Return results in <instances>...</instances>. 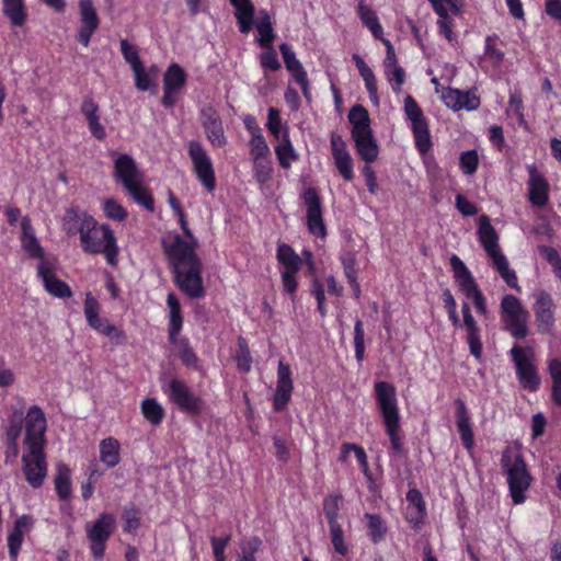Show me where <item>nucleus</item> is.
Returning <instances> with one entry per match:
<instances>
[{
	"mask_svg": "<svg viewBox=\"0 0 561 561\" xmlns=\"http://www.w3.org/2000/svg\"><path fill=\"white\" fill-rule=\"evenodd\" d=\"M180 226L188 239L183 240L180 236L173 238L172 243L163 242L164 252L172 266L174 283L190 298L198 299L205 294L202 280V262L196 255V238L188 228L185 214H176Z\"/></svg>",
	"mask_w": 561,
	"mask_h": 561,
	"instance_id": "obj_1",
	"label": "nucleus"
},
{
	"mask_svg": "<svg viewBox=\"0 0 561 561\" xmlns=\"http://www.w3.org/2000/svg\"><path fill=\"white\" fill-rule=\"evenodd\" d=\"M46 419L42 409L33 405L25 416V453L22 456L23 473L28 484L41 488L47 476L44 454Z\"/></svg>",
	"mask_w": 561,
	"mask_h": 561,
	"instance_id": "obj_2",
	"label": "nucleus"
},
{
	"mask_svg": "<svg viewBox=\"0 0 561 561\" xmlns=\"http://www.w3.org/2000/svg\"><path fill=\"white\" fill-rule=\"evenodd\" d=\"M81 245L89 254L103 253L112 266L117 263L116 238L108 225H98L93 217L82 214L78 228Z\"/></svg>",
	"mask_w": 561,
	"mask_h": 561,
	"instance_id": "obj_3",
	"label": "nucleus"
},
{
	"mask_svg": "<svg viewBox=\"0 0 561 561\" xmlns=\"http://www.w3.org/2000/svg\"><path fill=\"white\" fill-rule=\"evenodd\" d=\"M501 467L506 476L510 493L515 504H522L525 492L530 488L533 477L520 451L519 445L507 446L502 451Z\"/></svg>",
	"mask_w": 561,
	"mask_h": 561,
	"instance_id": "obj_4",
	"label": "nucleus"
},
{
	"mask_svg": "<svg viewBox=\"0 0 561 561\" xmlns=\"http://www.w3.org/2000/svg\"><path fill=\"white\" fill-rule=\"evenodd\" d=\"M376 400L383 419L386 433L389 436L391 449L398 457H404L405 451L399 435V410L396 398V388L387 381H378L375 385Z\"/></svg>",
	"mask_w": 561,
	"mask_h": 561,
	"instance_id": "obj_5",
	"label": "nucleus"
},
{
	"mask_svg": "<svg viewBox=\"0 0 561 561\" xmlns=\"http://www.w3.org/2000/svg\"><path fill=\"white\" fill-rule=\"evenodd\" d=\"M479 221V240L488 255L491 257L493 266L511 288L519 291L520 287L518 286L516 273L508 267L507 259L499 247V236L494 227L491 225L489 217L486 215H481Z\"/></svg>",
	"mask_w": 561,
	"mask_h": 561,
	"instance_id": "obj_6",
	"label": "nucleus"
},
{
	"mask_svg": "<svg viewBox=\"0 0 561 561\" xmlns=\"http://www.w3.org/2000/svg\"><path fill=\"white\" fill-rule=\"evenodd\" d=\"M501 317L504 330L515 340H523L528 335L529 311L523 307L516 296L511 294L503 296Z\"/></svg>",
	"mask_w": 561,
	"mask_h": 561,
	"instance_id": "obj_7",
	"label": "nucleus"
},
{
	"mask_svg": "<svg viewBox=\"0 0 561 561\" xmlns=\"http://www.w3.org/2000/svg\"><path fill=\"white\" fill-rule=\"evenodd\" d=\"M187 153L198 181L206 191L213 192L216 188V176L206 150L199 141L191 140L187 144Z\"/></svg>",
	"mask_w": 561,
	"mask_h": 561,
	"instance_id": "obj_8",
	"label": "nucleus"
},
{
	"mask_svg": "<svg viewBox=\"0 0 561 561\" xmlns=\"http://www.w3.org/2000/svg\"><path fill=\"white\" fill-rule=\"evenodd\" d=\"M404 112L411 121L417 150L421 153H426L432 147L428 125L421 107L411 95H407L404 99Z\"/></svg>",
	"mask_w": 561,
	"mask_h": 561,
	"instance_id": "obj_9",
	"label": "nucleus"
},
{
	"mask_svg": "<svg viewBox=\"0 0 561 561\" xmlns=\"http://www.w3.org/2000/svg\"><path fill=\"white\" fill-rule=\"evenodd\" d=\"M526 352H529L533 355V351L530 348L514 346L511 350V356L515 363L516 374L523 388L536 391L540 386V378L537 374L533 359L526 355Z\"/></svg>",
	"mask_w": 561,
	"mask_h": 561,
	"instance_id": "obj_10",
	"label": "nucleus"
},
{
	"mask_svg": "<svg viewBox=\"0 0 561 561\" xmlns=\"http://www.w3.org/2000/svg\"><path fill=\"white\" fill-rule=\"evenodd\" d=\"M302 199L307 208L308 231L319 238L327 236V227L322 215L321 198L314 187H308L302 193Z\"/></svg>",
	"mask_w": 561,
	"mask_h": 561,
	"instance_id": "obj_11",
	"label": "nucleus"
},
{
	"mask_svg": "<svg viewBox=\"0 0 561 561\" xmlns=\"http://www.w3.org/2000/svg\"><path fill=\"white\" fill-rule=\"evenodd\" d=\"M80 28L78 41L85 47L89 46L91 36L99 28L100 20L92 0L79 1Z\"/></svg>",
	"mask_w": 561,
	"mask_h": 561,
	"instance_id": "obj_12",
	"label": "nucleus"
},
{
	"mask_svg": "<svg viewBox=\"0 0 561 561\" xmlns=\"http://www.w3.org/2000/svg\"><path fill=\"white\" fill-rule=\"evenodd\" d=\"M114 176L124 188H130L137 181H142V172L135 160L127 153H119L114 161Z\"/></svg>",
	"mask_w": 561,
	"mask_h": 561,
	"instance_id": "obj_13",
	"label": "nucleus"
},
{
	"mask_svg": "<svg viewBox=\"0 0 561 561\" xmlns=\"http://www.w3.org/2000/svg\"><path fill=\"white\" fill-rule=\"evenodd\" d=\"M170 398L180 409L198 414L202 400L195 397L184 381L172 379L169 383Z\"/></svg>",
	"mask_w": 561,
	"mask_h": 561,
	"instance_id": "obj_14",
	"label": "nucleus"
},
{
	"mask_svg": "<svg viewBox=\"0 0 561 561\" xmlns=\"http://www.w3.org/2000/svg\"><path fill=\"white\" fill-rule=\"evenodd\" d=\"M293 389L294 386L290 367L288 364L279 360L277 369V385L273 400L275 411H282L286 408L290 400Z\"/></svg>",
	"mask_w": 561,
	"mask_h": 561,
	"instance_id": "obj_15",
	"label": "nucleus"
},
{
	"mask_svg": "<svg viewBox=\"0 0 561 561\" xmlns=\"http://www.w3.org/2000/svg\"><path fill=\"white\" fill-rule=\"evenodd\" d=\"M201 121L207 139L216 147H224L227 142L221 119L213 107H204Z\"/></svg>",
	"mask_w": 561,
	"mask_h": 561,
	"instance_id": "obj_16",
	"label": "nucleus"
},
{
	"mask_svg": "<svg viewBox=\"0 0 561 561\" xmlns=\"http://www.w3.org/2000/svg\"><path fill=\"white\" fill-rule=\"evenodd\" d=\"M38 276L43 279L45 289L57 298L72 296L71 288L51 271L46 261H41L37 267Z\"/></svg>",
	"mask_w": 561,
	"mask_h": 561,
	"instance_id": "obj_17",
	"label": "nucleus"
},
{
	"mask_svg": "<svg viewBox=\"0 0 561 561\" xmlns=\"http://www.w3.org/2000/svg\"><path fill=\"white\" fill-rule=\"evenodd\" d=\"M450 266L456 282L468 298H472L481 291L472 274L457 255L450 257Z\"/></svg>",
	"mask_w": 561,
	"mask_h": 561,
	"instance_id": "obj_18",
	"label": "nucleus"
},
{
	"mask_svg": "<svg viewBox=\"0 0 561 561\" xmlns=\"http://www.w3.org/2000/svg\"><path fill=\"white\" fill-rule=\"evenodd\" d=\"M443 100L445 104L454 111L462 108L473 111L480 105V100L476 94L451 88H448L443 92Z\"/></svg>",
	"mask_w": 561,
	"mask_h": 561,
	"instance_id": "obj_19",
	"label": "nucleus"
},
{
	"mask_svg": "<svg viewBox=\"0 0 561 561\" xmlns=\"http://www.w3.org/2000/svg\"><path fill=\"white\" fill-rule=\"evenodd\" d=\"M114 529L115 517L108 513H102L94 523L85 524V533L89 540L107 541Z\"/></svg>",
	"mask_w": 561,
	"mask_h": 561,
	"instance_id": "obj_20",
	"label": "nucleus"
},
{
	"mask_svg": "<svg viewBox=\"0 0 561 561\" xmlns=\"http://www.w3.org/2000/svg\"><path fill=\"white\" fill-rule=\"evenodd\" d=\"M552 307L553 301L551 296L546 291H541L537 297L534 310L538 322V330L542 333L549 332L554 322Z\"/></svg>",
	"mask_w": 561,
	"mask_h": 561,
	"instance_id": "obj_21",
	"label": "nucleus"
},
{
	"mask_svg": "<svg viewBox=\"0 0 561 561\" xmlns=\"http://www.w3.org/2000/svg\"><path fill=\"white\" fill-rule=\"evenodd\" d=\"M529 201L533 205L543 207L548 203L549 185L545 178L537 171L535 165L528 167Z\"/></svg>",
	"mask_w": 561,
	"mask_h": 561,
	"instance_id": "obj_22",
	"label": "nucleus"
},
{
	"mask_svg": "<svg viewBox=\"0 0 561 561\" xmlns=\"http://www.w3.org/2000/svg\"><path fill=\"white\" fill-rule=\"evenodd\" d=\"M456 404V422L463 446L471 450L474 444L473 432L470 423L469 413L462 399H457Z\"/></svg>",
	"mask_w": 561,
	"mask_h": 561,
	"instance_id": "obj_23",
	"label": "nucleus"
},
{
	"mask_svg": "<svg viewBox=\"0 0 561 561\" xmlns=\"http://www.w3.org/2000/svg\"><path fill=\"white\" fill-rule=\"evenodd\" d=\"M430 2L433 4L435 12L439 15L437 24L440 28V33L451 42L454 39V33L448 18V9L455 14L459 13L460 10L456 0H430Z\"/></svg>",
	"mask_w": 561,
	"mask_h": 561,
	"instance_id": "obj_24",
	"label": "nucleus"
},
{
	"mask_svg": "<svg viewBox=\"0 0 561 561\" xmlns=\"http://www.w3.org/2000/svg\"><path fill=\"white\" fill-rule=\"evenodd\" d=\"M357 153L366 163L374 162L379 153L377 140L373 130L352 136Z\"/></svg>",
	"mask_w": 561,
	"mask_h": 561,
	"instance_id": "obj_25",
	"label": "nucleus"
},
{
	"mask_svg": "<svg viewBox=\"0 0 561 561\" xmlns=\"http://www.w3.org/2000/svg\"><path fill=\"white\" fill-rule=\"evenodd\" d=\"M230 2L236 8V19L240 32L248 34L253 25L254 5L251 0H230Z\"/></svg>",
	"mask_w": 561,
	"mask_h": 561,
	"instance_id": "obj_26",
	"label": "nucleus"
},
{
	"mask_svg": "<svg viewBox=\"0 0 561 561\" xmlns=\"http://www.w3.org/2000/svg\"><path fill=\"white\" fill-rule=\"evenodd\" d=\"M22 247L31 257L44 261V249L41 247L34 234L32 226L26 218L22 221Z\"/></svg>",
	"mask_w": 561,
	"mask_h": 561,
	"instance_id": "obj_27",
	"label": "nucleus"
},
{
	"mask_svg": "<svg viewBox=\"0 0 561 561\" xmlns=\"http://www.w3.org/2000/svg\"><path fill=\"white\" fill-rule=\"evenodd\" d=\"M463 324L467 329V342L469 345L470 353L480 360L482 357V343L480 339V328L474 320L473 316H467L463 318Z\"/></svg>",
	"mask_w": 561,
	"mask_h": 561,
	"instance_id": "obj_28",
	"label": "nucleus"
},
{
	"mask_svg": "<svg viewBox=\"0 0 561 561\" xmlns=\"http://www.w3.org/2000/svg\"><path fill=\"white\" fill-rule=\"evenodd\" d=\"M347 117L352 124V136L371 130L368 111L363 105L356 104L352 106Z\"/></svg>",
	"mask_w": 561,
	"mask_h": 561,
	"instance_id": "obj_29",
	"label": "nucleus"
},
{
	"mask_svg": "<svg viewBox=\"0 0 561 561\" xmlns=\"http://www.w3.org/2000/svg\"><path fill=\"white\" fill-rule=\"evenodd\" d=\"M3 14L13 26H23L26 21V9L24 0H2Z\"/></svg>",
	"mask_w": 561,
	"mask_h": 561,
	"instance_id": "obj_30",
	"label": "nucleus"
},
{
	"mask_svg": "<svg viewBox=\"0 0 561 561\" xmlns=\"http://www.w3.org/2000/svg\"><path fill=\"white\" fill-rule=\"evenodd\" d=\"M100 459L108 468L119 463V443L113 437L105 438L100 443Z\"/></svg>",
	"mask_w": 561,
	"mask_h": 561,
	"instance_id": "obj_31",
	"label": "nucleus"
},
{
	"mask_svg": "<svg viewBox=\"0 0 561 561\" xmlns=\"http://www.w3.org/2000/svg\"><path fill=\"white\" fill-rule=\"evenodd\" d=\"M407 500L414 507L408 512V520L414 525H419L423 522L425 512V503L422 493L416 489H411L407 493Z\"/></svg>",
	"mask_w": 561,
	"mask_h": 561,
	"instance_id": "obj_32",
	"label": "nucleus"
},
{
	"mask_svg": "<svg viewBox=\"0 0 561 561\" xmlns=\"http://www.w3.org/2000/svg\"><path fill=\"white\" fill-rule=\"evenodd\" d=\"M282 137H283V139L278 144V146H276L275 152H276V156H277L280 167L284 169H289L291 165V162L296 161L298 159V154L296 153V151L290 142L287 130L283 131Z\"/></svg>",
	"mask_w": 561,
	"mask_h": 561,
	"instance_id": "obj_33",
	"label": "nucleus"
},
{
	"mask_svg": "<svg viewBox=\"0 0 561 561\" xmlns=\"http://www.w3.org/2000/svg\"><path fill=\"white\" fill-rule=\"evenodd\" d=\"M357 10L359 19L362 20L363 24L370 30L374 37L377 39L381 38L382 27L373 9L368 7L364 0H360Z\"/></svg>",
	"mask_w": 561,
	"mask_h": 561,
	"instance_id": "obj_34",
	"label": "nucleus"
},
{
	"mask_svg": "<svg viewBox=\"0 0 561 561\" xmlns=\"http://www.w3.org/2000/svg\"><path fill=\"white\" fill-rule=\"evenodd\" d=\"M133 199L144 206L148 211L154 210V202L150 191L142 185V181L135 182L130 188H125Z\"/></svg>",
	"mask_w": 561,
	"mask_h": 561,
	"instance_id": "obj_35",
	"label": "nucleus"
},
{
	"mask_svg": "<svg viewBox=\"0 0 561 561\" xmlns=\"http://www.w3.org/2000/svg\"><path fill=\"white\" fill-rule=\"evenodd\" d=\"M55 489L61 500L68 499L71 493L70 469L65 463L57 466Z\"/></svg>",
	"mask_w": 561,
	"mask_h": 561,
	"instance_id": "obj_36",
	"label": "nucleus"
},
{
	"mask_svg": "<svg viewBox=\"0 0 561 561\" xmlns=\"http://www.w3.org/2000/svg\"><path fill=\"white\" fill-rule=\"evenodd\" d=\"M141 412L152 425H159L164 416L163 408L153 398H147L141 402Z\"/></svg>",
	"mask_w": 561,
	"mask_h": 561,
	"instance_id": "obj_37",
	"label": "nucleus"
},
{
	"mask_svg": "<svg viewBox=\"0 0 561 561\" xmlns=\"http://www.w3.org/2000/svg\"><path fill=\"white\" fill-rule=\"evenodd\" d=\"M185 82L186 75L184 70L178 64H172L164 73L163 88L179 90Z\"/></svg>",
	"mask_w": 561,
	"mask_h": 561,
	"instance_id": "obj_38",
	"label": "nucleus"
},
{
	"mask_svg": "<svg viewBox=\"0 0 561 561\" xmlns=\"http://www.w3.org/2000/svg\"><path fill=\"white\" fill-rule=\"evenodd\" d=\"M548 368L552 379V400L561 407V359H551Z\"/></svg>",
	"mask_w": 561,
	"mask_h": 561,
	"instance_id": "obj_39",
	"label": "nucleus"
},
{
	"mask_svg": "<svg viewBox=\"0 0 561 561\" xmlns=\"http://www.w3.org/2000/svg\"><path fill=\"white\" fill-rule=\"evenodd\" d=\"M277 259L285 266V271H298L301 260L287 244H280L277 249Z\"/></svg>",
	"mask_w": 561,
	"mask_h": 561,
	"instance_id": "obj_40",
	"label": "nucleus"
},
{
	"mask_svg": "<svg viewBox=\"0 0 561 561\" xmlns=\"http://www.w3.org/2000/svg\"><path fill=\"white\" fill-rule=\"evenodd\" d=\"M365 517L368 519L367 527H368L371 540L375 543L381 541L385 538L386 533H387V527L385 525V522L377 514L366 513Z\"/></svg>",
	"mask_w": 561,
	"mask_h": 561,
	"instance_id": "obj_41",
	"label": "nucleus"
},
{
	"mask_svg": "<svg viewBox=\"0 0 561 561\" xmlns=\"http://www.w3.org/2000/svg\"><path fill=\"white\" fill-rule=\"evenodd\" d=\"M342 502V496L340 494L330 495L323 501V512L328 518L329 526L339 523V512L340 505Z\"/></svg>",
	"mask_w": 561,
	"mask_h": 561,
	"instance_id": "obj_42",
	"label": "nucleus"
},
{
	"mask_svg": "<svg viewBox=\"0 0 561 561\" xmlns=\"http://www.w3.org/2000/svg\"><path fill=\"white\" fill-rule=\"evenodd\" d=\"M279 50L282 53L287 70L293 73L294 78H296V76H299L301 71H305L302 65L296 58L295 53L286 43L279 45Z\"/></svg>",
	"mask_w": 561,
	"mask_h": 561,
	"instance_id": "obj_43",
	"label": "nucleus"
},
{
	"mask_svg": "<svg viewBox=\"0 0 561 561\" xmlns=\"http://www.w3.org/2000/svg\"><path fill=\"white\" fill-rule=\"evenodd\" d=\"M237 366L240 370L248 373L251 370L252 357L244 337H238V354L236 355Z\"/></svg>",
	"mask_w": 561,
	"mask_h": 561,
	"instance_id": "obj_44",
	"label": "nucleus"
},
{
	"mask_svg": "<svg viewBox=\"0 0 561 561\" xmlns=\"http://www.w3.org/2000/svg\"><path fill=\"white\" fill-rule=\"evenodd\" d=\"M123 519L125 522L124 531L133 533L140 526L139 511L135 504L126 505L123 508Z\"/></svg>",
	"mask_w": 561,
	"mask_h": 561,
	"instance_id": "obj_45",
	"label": "nucleus"
},
{
	"mask_svg": "<svg viewBox=\"0 0 561 561\" xmlns=\"http://www.w3.org/2000/svg\"><path fill=\"white\" fill-rule=\"evenodd\" d=\"M23 420L24 414L22 410L14 411L10 416L9 426L7 428V440H12V445H14V440H18L21 435Z\"/></svg>",
	"mask_w": 561,
	"mask_h": 561,
	"instance_id": "obj_46",
	"label": "nucleus"
},
{
	"mask_svg": "<svg viewBox=\"0 0 561 561\" xmlns=\"http://www.w3.org/2000/svg\"><path fill=\"white\" fill-rule=\"evenodd\" d=\"M255 131H252L253 136L250 140V147H251V154L253 156L254 160L257 161L259 159L265 157L268 153V146L260 133L259 128H255Z\"/></svg>",
	"mask_w": 561,
	"mask_h": 561,
	"instance_id": "obj_47",
	"label": "nucleus"
},
{
	"mask_svg": "<svg viewBox=\"0 0 561 561\" xmlns=\"http://www.w3.org/2000/svg\"><path fill=\"white\" fill-rule=\"evenodd\" d=\"M330 535L331 541L334 550L341 554L345 556L348 552V547L344 540L343 529L340 524L330 525Z\"/></svg>",
	"mask_w": 561,
	"mask_h": 561,
	"instance_id": "obj_48",
	"label": "nucleus"
},
{
	"mask_svg": "<svg viewBox=\"0 0 561 561\" xmlns=\"http://www.w3.org/2000/svg\"><path fill=\"white\" fill-rule=\"evenodd\" d=\"M103 209L107 218L116 221H123L127 217V211L124 207L113 198H108L104 202Z\"/></svg>",
	"mask_w": 561,
	"mask_h": 561,
	"instance_id": "obj_49",
	"label": "nucleus"
},
{
	"mask_svg": "<svg viewBox=\"0 0 561 561\" xmlns=\"http://www.w3.org/2000/svg\"><path fill=\"white\" fill-rule=\"evenodd\" d=\"M121 50L124 59L131 66L133 70L139 68L142 65L137 48L129 44L127 39L121 41Z\"/></svg>",
	"mask_w": 561,
	"mask_h": 561,
	"instance_id": "obj_50",
	"label": "nucleus"
},
{
	"mask_svg": "<svg viewBox=\"0 0 561 561\" xmlns=\"http://www.w3.org/2000/svg\"><path fill=\"white\" fill-rule=\"evenodd\" d=\"M364 324L362 320H357L354 325V346L355 357L357 362H362L365 355Z\"/></svg>",
	"mask_w": 561,
	"mask_h": 561,
	"instance_id": "obj_51",
	"label": "nucleus"
},
{
	"mask_svg": "<svg viewBox=\"0 0 561 561\" xmlns=\"http://www.w3.org/2000/svg\"><path fill=\"white\" fill-rule=\"evenodd\" d=\"M335 167L345 181L353 179V163L350 153H342L341 156L333 157Z\"/></svg>",
	"mask_w": 561,
	"mask_h": 561,
	"instance_id": "obj_52",
	"label": "nucleus"
},
{
	"mask_svg": "<svg viewBox=\"0 0 561 561\" xmlns=\"http://www.w3.org/2000/svg\"><path fill=\"white\" fill-rule=\"evenodd\" d=\"M479 163L476 150L465 151L460 156V168L466 174H473L477 171Z\"/></svg>",
	"mask_w": 561,
	"mask_h": 561,
	"instance_id": "obj_53",
	"label": "nucleus"
},
{
	"mask_svg": "<svg viewBox=\"0 0 561 561\" xmlns=\"http://www.w3.org/2000/svg\"><path fill=\"white\" fill-rule=\"evenodd\" d=\"M179 356L186 367L199 370V359L193 348L187 345V343L182 344Z\"/></svg>",
	"mask_w": 561,
	"mask_h": 561,
	"instance_id": "obj_54",
	"label": "nucleus"
},
{
	"mask_svg": "<svg viewBox=\"0 0 561 561\" xmlns=\"http://www.w3.org/2000/svg\"><path fill=\"white\" fill-rule=\"evenodd\" d=\"M23 539L24 535H22L20 530L12 529L11 533L9 534L8 548L9 556L12 560H15L18 558V554L23 543Z\"/></svg>",
	"mask_w": 561,
	"mask_h": 561,
	"instance_id": "obj_55",
	"label": "nucleus"
},
{
	"mask_svg": "<svg viewBox=\"0 0 561 561\" xmlns=\"http://www.w3.org/2000/svg\"><path fill=\"white\" fill-rule=\"evenodd\" d=\"M261 66L265 69L276 71L280 68L276 51L270 46L266 51L260 56Z\"/></svg>",
	"mask_w": 561,
	"mask_h": 561,
	"instance_id": "obj_56",
	"label": "nucleus"
},
{
	"mask_svg": "<svg viewBox=\"0 0 561 561\" xmlns=\"http://www.w3.org/2000/svg\"><path fill=\"white\" fill-rule=\"evenodd\" d=\"M231 540L230 535H226L225 537H211L210 542L213 547V552L216 561L225 560V550L228 546L229 541Z\"/></svg>",
	"mask_w": 561,
	"mask_h": 561,
	"instance_id": "obj_57",
	"label": "nucleus"
},
{
	"mask_svg": "<svg viewBox=\"0 0 561 561\" xmlns=\"http://www.w3.org/2000/svg\"><path fill=\"white\" fill-rule=\"evenodd\" d=\"M100 333L107 336L116 345L123 344L126 340L124 332L108 322L105 323Z\"/></svg>",
	"mask_w": 561,
	"mask_h": 561,
	"instance_id": "obj_58",
	"label": "nucleus"
},
{
	"mask_svg": "<svg viewBox=\"0 0 561 561\" xmlns=\"http://www.w3.org/2000/svg\"><path fill=\"white\" fill-rule=\"evenodd\" d=\"M282 119L279 116V112L277 108L271 107L268 110V117H267V127L270 131L273 134V136L277 139H279L282 130H280Z\"/></svg>",
	"mask_w": 561,
	"mask_h": 561,
	"instance_id": "obj_59",
	"label": "nucleus"
},
{
	"mask_svg": "<svg viewBox=\"0 0 561 561\" xmlns=\"http://www.w3.org/2000/svg\"><path fill=\"white\" fill-rule=\"evenodd\" d=\"M82 215H79L75 209H68L65 217V226L68 234H75L78 232L80 226V219Z\"/></svg>",
	"mask_w": 561,
	"mask_h": 561,
	"instance_id": "obj_60",
	"label": "nucleus"
},
{
	"mask_svg": "<svg viewBox=\"0 0 561 561\" xmlns=\"http://www.w3.org/2000/svg\"><path fill=\"white\" fill-rule=\"evenodd\" d=\"M182 329V316L181 310L170 311V323H169V337L171 342H174L176 335Z\"/></svg>",
	"mask_w": 561,
	"mask_h": 561,
	"instance_id": "obj_61",
	"label": "nucleus"
},
{
	"mask_svg": "<svg viewBox=\"0 0 561 561\" xmlns=\"http://www.w3.org/2000/svg\"><path fill=\"white\" fill-rule=\"evenodd\" d=\"M135 75V85L140 91L149 90L151 85V79L149 75L145 71L144 66L141 65L139 68L133 70Z\"/></svg>",
	"mask_w": 561,
	"mask_h": 561,
	"instance_id": "obj_62",
	"label": "nucleus"
},
{
	"mask_svg": "<svg viewBox=\"0 0 561 561\" xmlns=\"http://www.w3.org/2000/svg\"><path fill=\"white\" fill-rule=\"evenodd\" d=\"M342 265L344 267L345 277L347 280L357 278V272L355 270L356 257L352 253H347L341 257Z\"/></svg>",
	"mask_w": 561,
	"mask_h": 561,
	"instance_id": "obj_63",
	"label": "nucleus"
},
{
	"mask_svg": "<svg viewBox=\"0 0 561 561\" xmlns=\"http://www.w3.org/2000/svg\"><path fill=\"white\" fill-rule=\"evenodd\" d=\"M456 207L463 216H473L478 213L477 206L461 194L456 196Z\"/></svg>",
	"mask_w": 561,
	"mask_h": 561,
	"instance_id": "obj_64",
	"label": "nucleus"
}]
</instances>
